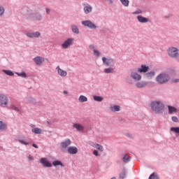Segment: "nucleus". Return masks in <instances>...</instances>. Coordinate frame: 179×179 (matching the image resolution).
Listing matches in <instances>:
<instances>
[{
    "instance_id": "f257e3e1",
    "label": "nucleus",
    "mask_w": 179,
    "mask_h": 179,
    "mask_svg": "<svg viewBox=\"0 0 179 179\" xmlns=\"http://www.w3.org/2000/svg\"><path fill=\"white\" fill-rule=\"evenodd\" d=\"M21 13L27 16L28 19H33V20H41V19H43V15H41L40 13L37 12L36 10H30L27 6H24L22 9Z\"/></svg>"
},
{
    "instance_id": "f03ea898",
    "label": "nucleus",
    "mask_w": 179,
    "mask_h": 179,
    "mask_svg": "<svg viewBox=\"0 0 179 179\" xmlns=\"http://www.w3.org/2000/svg\"><path fill=\"white\" fill-rule=\"evenodd\" d=\"M142 80V76L138 73V70H133L130 73V76L126 78L127 83L132 85L134 82H139Z\"/></svg>"
},
{
    "instance_id": "7ed1b4c3",
    "label": "nucleus",
    "mask_w": 179,
    "mask_h": 179,
    "mask_svg": "<svg viewBox=\"0 0 179 179\" xmlns=\"http://www.w3.org/2000/svg\"><path fill=\"white\" fill-rule=\"evenodd\" d=\"M151 108L154 113L162 114L164 111V103L162 101H153L150 104Z\"/></svg>"
},
{
    "instance_id": "20e7f679",
    "label": "nucleus",
    "mask_w": 179,
    "mask_h": 179,
    "mask_svg": "<svg viewBox=\"0 0 179 179\" xmlns=\"http://www.w3.org/2000/svg\"><path fill=\"white\" fill-rule=\"evenodd\" d=\"M156 80L159 85H164L170 80V76L166 73H162L157 76Z\"/></svg>"
},
{
    "instance_id": "39448f33",
    "label": "nucleus",
    "mask_w": 179,
    "mask_h": 179,
    "mask_svg": "<svg viewBox=\"0 0 179 179\" xmlns=\"http://www.w3.org/2000/svg\"><path fill=\"white\" fill-rule=\"evenodd\" d=\"M9 105V98L8 95L0 93V107L6 108Z\"/></svg>"
},
{
    "instance_id": "423d86ee",
    "label": "nucleus",
    "mask_w": 179,
    "mask_h": 179,
    "mask_svg": "<svg viewBox=\"0 0 179 179\" xmlns=\"http://www.w3.org/2000/svg\"><path fill=\"white\" fill-rule=\"evenodd\" d=\"M167 54L171 58H177V57H178V48L176 47H170L167 50Z\"/></svg>"
},
{
    "instance_id": "0eeeda50",
    "label": "nucleus",
    "mask_w": 179,
    "mask_h": 179,
    "mask_svg": "<svg viewBox=\"0 0 179 179\" xmlns=\"http://www.w3.org/2000/svg\"><path fill=\"white\" fill-rule=\"evenodd\" d=\"M102 62L105 66H114L115 64L114 59L106 57H102Z\"/></svg>"
},
{
    "instance_id": "6e6552de",
    "label": "nucleus",
    "mask_w": 179,
    "mask_h": 179,
    "mask_svg": "<svg viewBox=\"0 0 179 179\" xmlns=\"http://www.w3.org/2000/svg\"><path fill=\"white\" fill-rule=\"evenodd\" d=\"M83 12L85 15H89L93 12V6L90 5L88 3H83Z\"/></svg>"
},
{
    "instance_id": "1a4fd4ad",
    "label": "nucleus",
    "mask_w": 179,
    "mask_h": 179,
    "mask_svg": "<svg viewBox=\"0 0 179 179\" xmlns=\"http://www.w3.org/2000/svg\"><path fill=\"white\" fill-rule=\"evenodd\" d=\"M73 41H75V39L73 38H67L62 44V48H64V50H66V48H69V47L73 44Z\"/></svg>"
},
{
    "instance_id": "9d476101",
    "label": "nucleus",
    "mask_w": 179,
    "mask_h": 179,
    "mask_svg": "<svg viewBox=\"0 0 179 179\" xmlns=\"http://www.w3.org/2000/svg\"><path fill=\"white\" fill-rule=\"evenodd\" d=\"M56 71L60 78H66V76H68V71L62 69L59 66L56 67Z\"/></svg>"
},
{
    "instance_id": "9b49d317",
    "label": "nucleus",
    "mask_w": 179,
    "mask_h": 179,
    "mask_svg": "<svg viewBox=\"0 0 179 179\" xmlns=\"http://www.w3.org/2000/svg\"><path fill=\"white\" fill-rule=\"evenodd\" d=\"M82 24L84 25L85 27H89V29H96L97 27L94 23H93L90 20H84L82 22Z\"/></svg>"
},
{
    "instance_id": "f8f14e48",
    "label": "nucleus",
    "mask_w": 179,
    "mask_h": 179,
    "mask_svg": "<svg viewBox=\"0 0 179 179\" xmlns=\"http://www.w3.org/2000/svg\"><path fill=\"white\" fill-rule=\"evenodd\" d=\"M25 35L29 38H38V37L41 36V33H40L39 31L27 32L25 33Z\"/></svg>"
},
{
    "instance_id": "ddd939ff",
    "label": "nucleus",
    "mask_w": 179,
    "mask_h": 179,
    "mask_svg": "<svg viewBox=\"0 0 179 179\" xmlns=\"http://www.w3.org/2000/svg\"><path fill=\"white\" fill-rule=\"evenodd\" d=\"M73 127H74L78 132H83V131H85V126L79 123H74Z\"/></svg>"
},
{
    "instance_id": "4468645a",
    "label": "nucleus",
    "mask_w": 179,
    "mask_h": 179,
    "mask_svg": "<svg viewBox=\"0 0 179 179\" xmlns=\"http://www.w3.org/2000/svg\"><path fill=\"white\" fill-rule=\"evenodd\" d=\"M149 71V66L146 65H141V67L137 69V72L139 73H146Z\"/></svg>"
},
{
    "instance_id": "2eb2a0df",
    "label": "nucleus",
    "mask_w": 179,
    "mask_h": 179,
    "mask_svg": "<svg viewBox=\"0 0 179 179\" xmlns=\"http://www.w3.org/2000/svg\"><path fill=\"white\" fill-rule=\"evenodd\" d=\"M40 162L43 167H52V164H51L47 158H41Z\"/></svg>"
},
{
    "instance_id": "dca6fc26",
    "label": "nucleus",
    "mask_w": 179,
    "mask_h": 179,
    "mask_svg": "<svg viewBox=\"0 0 179 179\" xmlns=\"http://www.w3.org/2000/svg\"><path fill=\"white\" fill-rule=\"evenodd\" d=\"M67 152L69 155H76V153L78 152V148L75 146H70L67 148Z\"/></svg>"
},
{
    "instance_id": "f3484780",
    "label": "nucleus",
    "mask_w": 179,
    "mask_h": 179,
    "mask_svg": "<svg viewBox=\"0 0 179 179\" xmlns=\"http://www.w3.org/2000/svg\"><path fill=\"white\" fill-rule=\"evenodd\" d=\"M34 61L35 64H36V65L40 66L41 65V64H43L44 62L45 59L43 57H36L34 58Z\"/></svg>"
},
{
    "instance_id": "a211bd4d",
    "label": "nucleus",
    "mask_w": 179,
    "mask_h": 179,
    "mask_svg": "<svg viewBox=\"0 0 179 179\" xmlns=\"http://www.w3.org/2000/svg\"><path fill=\"white\" fill-rule=\"evenodd\" d=\"M149 85V83L145 82V81H141L137 82L136 83V87H138V89H142L143 87H146Z\"/></svg>"
},
{
    "instance_id": "6ab92c4d",
    "label": "nucleus",
    "mask_w": 179,
    "mask_h": 179,
    "mask_svg": "<svg viewBox=\"0 0 179 179\" xmlns=\"http://www.w3.org/2000/svg\"><path fill=\"white\" fill-rule=\"evenodd\" d=\"M90 146H92V148H94L95 149H97V150H99V152H103L104 150V148H103V145L100 144H97L96 143H90Z\"/></svg>"
},
{
    "instance_id": "aec40b11",
    "label": "nucleus",
    "mask_w": 179,
    "mask_h": 179,
    "mask_svg": "<svg viewBox=\"0 0 179 179\" xmlns=\"http://www.w3.org/2000/svg\"><path fill=\"white\" fill-rule=\"evenodd\" d=\"M71 143H72L71 140L66 139V141L61 143L60 146H61V148H62V149H66V148H68V146H70Z\"/></svg>"
},
{
    "instance_id": "412c9836",
    "label": "nucleus",
    "mask_w": 179,
    "mask_h": 179,
    "mask_svg": "<svg viewBox=\"0 0 179 179\" xmlns=\"http://www.w3.org/2000/svg\"><path fill=\"white\" fill-rule=\"evenodd\" d=\"M137 20L139 22V23H148L149 22V18L145 17L142 15H138Z\"/></svg>"
},
{
    "instance_id": "4be33fe9",
    "label": "nucleus",
    "mask_w": 179,
    "mask_h": 179,
    "mask_svg": "<svg viewBox=\"0 0 179 179\" xmlns=\"http://www.w3.org/2000/svg\"><path fill=\"white\" fill-rule=\"evenodd\" d=\"M10 110H13L14 111H16L17 113H20V108L19 106H17L15 104H11L9 108Z\"/></svg>"
},
{
    "instance_id": "5701e85b",
    "label": "nucleus",
    "mask_w": 179,
    "mask_h": 179,
    "mask_svg": "<svg viewBox=\"0 0 179 179\" xmlns=\"http://www.w3.org/2000/svg\"><path fill=\"white\" fill-rule=\"evenodd\" d=\"M110 111L115 112V111H120L121 110V107L117 105L110 106Z\"/></svg>"
},
{
    "instance_id": "b1692460",
    "label": "nucleus",
    "mask_w": 179,
    "mask_h": 179,
    "mask_svg": "<svg viewBox=\"0 0 179 179\" xmlns=\"http://www.w3.org/2000/svg\"><path fill=\"white\" fill-rule=\"evenodd\" d=\"M168 110L169 114H174L177 113V109L174 106H168Z\"/></svg>"
},
{
    "instance_id": "393cba45",
    "label": "nucleus",
    "mask_w": 179,
    "mask_h": 179,
    "mask_svg": "<svg viewBox=\"0 0 179 179\" xmlns=\"http://www.w3.org/2000/svg\"><path fill=\"white\" fill-rule=\"evenodd\" d=\"M31 132H33V134L40 135V134H41V132H43V130L40 128L35 127L31 129Z\"/></svg>"
},
{
    "instance_id": "a878e982",
    "label": "nucleus",
    "mask_w": 179,
    "mask_h": 179,
    "mask_svg": "<svg viewBox=\"0 0 179 179\" xmlns=\"http://www.w3.org/2000/svg\"><path fill=\"white\" fill-rule=\"evenodd\" d=\"M52 166L55 167H57V166H60V167H64V164H62V162L59 160H56L52 162Z\"/></svg>"
},
{
    "instance_id": "bb28decb",
    "label": "nucleus",
    "mask_w": 179,
    "mask_h": 179,
    "mask_svg": "<svg viewBox=\"0 0 179 179\" xmlns=\"http://www.w3.org/2000/svg\"><path fill=\"white\" fill-rule=\"evenodd\" d=\"M155 75H156L155 71H150V72L146 73L145 74V78H148V79H152V78H153V76H155Z\"/></svg>"
},
{
    "instance_id": "cd10ccee",
    "label": "nucleus",
    "mask_w": 179,
    "mask_h": 179,
    "mask_svg": "<svg viewBox=\"0 0 179 179\" xmlns=\"http://www.w3.org/2000/svg\"><path fill=\"white\" fill-rule=\"evenodd\" d=\"M78 101L80 103H86V101H87V97L85 95H80L78 98Z\"/></svg>"
},
{
    "instance_id": "c85d7f7f",
    "label": "nucleus",
    "mask_w": 179,
    "mask_h": 179,
    "mask_svg": "<svg viewBox=\"0 0 179 179\" xmlns=\"http://www.w3.org/2000/svg\"><path fill=\"white\" fill-rule=\"evenodd\" d=\"M71 30L73 33H75V34H79V29L76 25H72L71 26Z\"/></svg>"
},
{
    "instance_id": "c756f323",
    "label": "nucleus",
    "mask_w": 179,
    "mask_h": 179,
    "mask_svg": "<svg viewBox=\"0 0 179 179\" xmlns=\"http://www.w3.org/2000/svg\"><path fill=\"white\" fill-rule=\"evenodd\" d=\"M170 131L173 134H177L178 135H179V127H171Z\"/></svg>"
},
{
    "instance_id": "7c9ffc66",
    "label": "nucleus",
    "mask_w": 179,
    "mask_h": 179,
    "mask_svg": "<svg viewBox=\"0 0 179 179\" xmlns=\"http://www.w3.org/2000/svg\"><path fill=\"white\" fill-rule=\"evenodd\" d=\"M122 160H123L124 163H129L131 160V157H129V155H125L123 157Z\"/></svg>"
},
{
    "instance_id": "2f4dec72",
    "label": "nucleus",
    "mask_w": 179,
    "mask_h": 179,
    "mask_svg": "<svg viewBox=\"0 0 179 179\" xmlns=\"http://www.w3.org/2000/svg\"><path fill=\"white\" fill-rule=\"evenodd\" d=\"M93 99L94 100V101H103V100H104V98H103V96H94Z\"/></svg>"
},
{
    "instance_id": "473e14b6",
    "label": "nucleus",
    "mask_w": 179,
    "mask_h": 179,
    "mask_svg": "<svg viewBox=\"0 0 179 179\" xmlns=\"http://www.w3.org/2000/svg\"><path fill=\"white\" fill-rule=\"evenodd\" d=\"M6 124L3 123L2 121H0V131H6Z\"/></svg>"
},
{
    "instance_id": "72a5a7b5",
    "label": "nucleus",
    "mask_w": 179,
    "mask_h": 179,
    "mask_svg": "<svg viewBox=\"0 0 179 179\" xmlns=\"http://www.w3.org/2000/svg\"><path fill=\"white\" fill-rule=\"evenodd\" d=\"M3 73H6V75H8V76H13L15 74L13 72L10 70H3Z\"/></svg>"
},
{
    "instance_id": "f704fd0d",
    "label": "nucleus",
    "mask_w": 179,
    "mask_h": 179,
    "mask_svg": "<svg viewBox=\"0 0 179 179\" xmlns=\"http://www.w3.org/2000/svg\"><path fill=\"white\" fill-rule=\"evenodd\" d=\"M103 71L105 73H113L114 72V69L109 67V68L105 69Z\"/></svg>"
},
{
    "instance_id": "c9c22d12",
    "label": "nucleus",
    "mask_w": 179,
    "mask_h": 179,
    "mask_svg": "<svg viewBox=\"0 0 179 179\" xmlns=\"http://www.w3.org/2000/svg\"><path fill=\"white\" fill-rule=\"evenodd\" d=\"M18 142H19L20 143H21V145H29V144H30V143H29V142L27 141V140H24V139H19V140H18Z\"/></svg>"
},
{
    "instance_id": "e433bc0d",
    "label": "nucleus",
    "mask_w": 179,
    "mask_h": 179,
    "mask_svg": "<svg viewBox=\"0 0 179 179\" xmlns=\"http://www.w3.org/2000/svg\"><path fill=\"white\" fill-rule=\"evenodd\" d=\"M121 2L122 5L123 6H129V0H120Z\"/></svg>"
},
{
    "instance_id": "4c0bfd02",
    "label": "nucleus",
    "mask_w": 179,
    "mask_h": 179,
    "mask_svg": "<svg viewBox=\"0 0 179 179\" xmlns=\"http://www.w3.org/2000/svg\"><path fill=\"white\" fill-rule=\"evenodd\" d=\"M149 179H159V175L156 173H153L150 176Z\"/></svg>"
},
{
    "instance_id": "58836bf2",
    "label": "nucleus",
    "mask_w": 179,
    "mask_h": 179,
    "mask_svg": "<svg viewBox=\"0 0 179 179\" xmlns=\"http://www.w3.org/2000/svg\"><path fill=\"white\" fill-rule=\"evenodd\" d=\"M141 13H143V11L140 8H137L135 11L131 13L132 15H141Z\"/></svg>"
},
{
    "instance_id": "ea45409f",
    "label": "nucleus",
    "mask_w": 179,
    "mask_h": 179,
    "mask_svg": "<svg viewBox=\"0 0 179 179\" xmlns=\"http://www.w3.org/2000/svg\"><path fill=\"white\" fill-rule=\"evenodd\" d=\"M127 176V171L124 170L120 174V178L124 179Z\"/></svg>"
},
{
    "instance_id": "a19ab883",
    "label": "nucleus",
    "mask_w": 179,
    "mask_h": 179,
    "mask_svg": "<svg viewBox=\"0 0 179 179\" xmlns=\"http://www.w3.org/2000/svg\"><path fill=\"white\" fill-rule=\"evenodd\" d=\"M16 75H17V76H21V78H27V75L24 72L16 73Z\"/></svg>"
},
{
    "instance_id": "79ce46f5",
    "label": "nucleus",
    "mask_w": 179,
    "mask_h": 179,
    "mask_svg": "<svg viewBox=\"0 0 179 179\" xmlns=\"http://www.w3.org/2000/svg\"><path fill=\"white\" fill-rule=\"evenodd\" d=\"M93 52L95 57H100V52L99 50L94 49Z\"/></svg>"
},
{
    "instance_id": "37998d69",
    "label": "nucleus",
    "mask_w": 179,
    "mask_h": 179,
    "mask_svg": "<svg viewBox=\"0 0 179 179\" xmlns=\"http://www.w3.org/2000/svg\"><path fill=\"white\" fill-rule=\"evenodd\" d=\"M3 13H5V8H3L2 6H0V16H3Z\"/></svg>"
},
{
    "instance_id": "c03bdc74",
    "label": "nucleus",
    "mask_w": 179,
    "mask_h": 179,
    "mask_svg": "<svg viewBox=\"0 0 179 179\" xmlns=\"http://www.w3.org/2000/svg\"><path fill=\"white\" fill-rule=\"evenodd\" d=\"M171 120L173 122H178V117H177L176 116H173L171 117Z\"/></svg>"
},
{
    "instance_id": "a18cd8bd",
    "label": "nucleus",
    "mask_w": 179,
    "mask_h": 179,
    "mask_svg": "<svg viewBox=\"0 0 179 179\" xmlns=\"http://www.w3.org/2000/svg\"><path fill=\"white\" fill-rule=\"evenodd\" d=\"M45 10H46L47 15H50V13H51V9L50 8H46Z\"/></svg>"
},
{
    "instance_id": "49530a36",
    "label": "nucleus",
    "mask_w": 179,
    "mask_h": 179,
    "mask_svg": "<svg viewBox=\"0 0 179 179\" xmlns=\"http://www.w3.org/2000/svg\"><path fill=\"white\" fill-rule=\"evenodd\" d=\"M92 153L94 156H99V151L96 150H94Z\"/></svg>"
},
{
    "instance_id": "de8ad7c7",
    "label": "nucleus",
    "mask_w": 179,
    "mask_h": 179,
    "mask_svg": "<svg viewBox=\"0 0 179 179\" xmlns=\"http://www.w3.org/2000/svg\"><path fill=\"white\" fill-rule=\"evenodd\" d=\"M89 48H90V50H93V51H94V50H96L94 48V45H89Z\"/></svg>"
},
{
    "instance_id": "09e8293b",
    "label": "nucleus",
    "mask_w": 179,
    "mask_h": 179,
    "mask_svg": "<svg viewBox=\"0 0 179 179\" xmlns=\"http://www.w3.org/2000/svg\"><path fill=\"white\" fill-rule=\"evenodd\" d=\"M28 160H33V156H31V155H29L28 156Z\"/></svg>"
},
{
    "instance_id": "8fccbe9b",
    "label": "nucleus",
    "mask_w": 179,
    "mask_h": 179,
    "mask_svg": "<svg viewBox=\"0 0 179 179\" xmlns=\"http://www.w3.org/2000/svg\"><path fill=\"white\" fill-rule=\"evenodd\" d=\"M32 146H33V148H35L36 149H38V146H37V145H36V144H32Z\"/></svg>"
},
{
    "instance_id": "3c124183",
    "label": "nucleus",
    "mask_w": 179,
    "mask_h": 179,
    "mask_svg": "<svg viewBox=\"0 0 179 179\" xmlns=\"http://www.w3.org/2000/svg\"><path fill=\"white\" fill-rule=\"evenodd\" d=\"M173 82L174 83H178V82H179V79H178V78L175 79V80H173Z\"/></svg>"
},
{
    "instance_id": "603ef678",
    "label": "nucleus",
    "mask_w": 179,
    "mask_h": 179,
    "mask_svg": "<svg viewBox=\"0 0 179 179\" xmlns=\"http://www.w3.org/2000/svg\"><path fill=\"white\" fill-rule=\"evenodd\" d=\"M63 94H68V91H66V90L63 91Z\"/></svg>"
},
{
    "instance_id": "864d4df0",
    "label": "nucleus",
    "mask_w": 179,
    "mask_h": 179,
    "mask_svg": "<svg viewBox=\"0 0 179 179\" xmlns=\"http://www.w3.org/2000/svg\"><path fill=\"white\" fill-rule=\"evenodd\" d=\"M111 179H116L115 177L112 178Z\"/></svg>"
}]
</instances>
